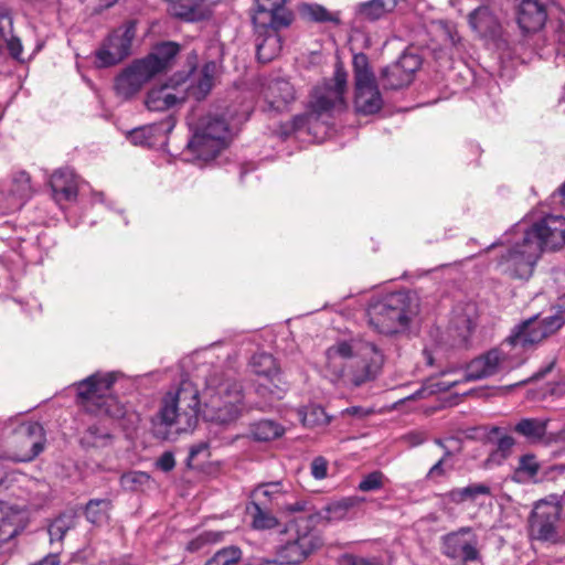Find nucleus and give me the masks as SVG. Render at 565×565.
Segmentation results:
<instances>
[{"label": "nucleus", "mask_w": 565, "mask_h": 565, "mask_svg": "<svg viewBox=\"0 0 565 565\" xmlns=\"http://www.w3.org/2000/svg\"><path fill=\"white\" fill-rule=\"evenodd\" d=\"M265 98L270 108L282 110L295 99V88L288 81L276 79L267 86Z\"/></svg>", "instance_id": "obj_28"}, {"label": "nucleus", "mask_w": 565, "mask_h": 565, "mask_svg": "<svg viewBox=\"0 0 565 565\" xmlns=\"http://www.w3.org/2000/svg\"><path fill=\"white\" fill-rule=\"evenodd\" d=\"M85 438L87 439V443L95 446L99 443V440L109 438V435L107 433H100L96 426H90L86 430Z\"/></svg>", "instance_id": "obj_53"}, {"label": "nucleus", "mask_w": 565, "mask_h": 565, "mask_svg": "<svg viewBox=\"0 0 565 565\" xmlns=\"http://www.w3.org/2000/svg\"><path fill=\"white\" fill-rule=\"evenodd\" d=\"M365 501L362 497H345L340 500L331 501L321 508L318 518L327 522H338L347 519L354 508Z\"/></svg>", "instance_id": "obj_27"}, {"label": "nucleus", "mask_w": 565, "mask_h": 565, "mask_svg": "<svg viewBox=\"0 0 565 565\" xmlns=\"http://www.w3.org/2000/svg\"><path fill=\"white\" fill-rule=\"evenodd\" d=\"M70 521L64 518H57L49 526V535L51 542L62 541L66 532L70 530Z\"/></svg>", "instance_id": "obj_47"}, {"label": "nucleus", "mask_w": 565, "mask_h": 565, "mask_svg": "<svg viewBox=\"0 0 565 565\" xmlns=\"http://www.w3.org/2000/svg\"><path fill=\"white\" fill-rule=\"evenodd\" d=\"M280 28L264 26L255 28L256 38V54L262 63L273 61L281 51V38L278 33Z\"/></svg>", "instance_id": "obj_24"}, {"label": "nucleus", "mask_w": 565, "mask_h": 565, "mask_svg": "<svg viewBox=\"0 0 565 565\" xmlns=\"http://www.w3.org/2000/svg\"><path fill=\"white\" fill-rule=\"evenodd\" d=\"M136 36V23L126 22L115 29L95 51V63L98 67H110L124 61L131 53Z\"/></svg>", "instance_id": "obj_14"}, {"label": "nucleus", "mask_w": 565, "mask_h": 565, "mask_svg": "<svg viewBox=\"0 0 565 565\" xmlns=\"http://www.w3.org/2000/svg\"><path fill=\"white\" fill-rule=\"evenodd\" d=\"M19 511L4 502H0V544L8 542L18 534Z\"/></svg>", "instance_id": "obj_34"}, {"label": "nucleus", "mask_w": 565, "mask_h": 565, "mask_svg": "<svg viewBox=\"0 0 565 565\" xmlns=\"http://www.w3.org/2000/svg\"><path fill=\"white\" fill-rule=\"evenodd\" d=\"M151 481L150 475L143 471H129L120 477V484L128 491H142Z\"/></svg>", "instance_id": "obj_42"}, {"label": "nucleus", "mask_w": 565, "mask_h": 565, "mask_svg": "<svg viewBox=\"0 0 565 565\" xmlns=\"http://www.w3.org/2000/svg\"><path fill=\"white\" fill-rule=\"evenodd\" d=\"M435 443H436V445H438L439 447L444 448V449H445V451H446V450H449V449L446 447V445L444 444V441H443V440H440V439H436V440H435Z\"/></svg>", "instance_id": "obj_64"}, {"label": "nucleus", "mask_w": 565, "mask_h": 565, "mask_svg": "<svg viewBox=\"0 0 565 565\" xmlns=\"http://www.w3.org/2000/svg\"><path fill=\"white\" fill-rule=\"evenodd\" d=\"M53 199L57 204L74 201L77 198L78 185L76 175L68 168L56 170L50 179Z\"/></svg>", "instance_id": "obj_23"}, {"label": "nucleus", "mask_w": 565, "mask_h": 565, "mask_svg": "<svg viewBox=\"0 0 565 565\" xmlns=\"http://www.w3.org/2000/svg\"><path fill=\"white\" fill-rule=\"evenodd\" d=\"M100 565H131V563L129 556H120L117 558L103 562Z\"/></svg>", "instance_id": "obj_56"}, {"label": "nucleus", "mask_w": 565, "mask_h": 565, "mask_svg": "<svg viewBox=\"0 0 565 565\" xmlns=\"http://www.w3.org/2000/svg\"><path fill=\"white\" fill-rule=\"evenodd\" d=\"M440 546L444 556L460 565L479 563L482 559L479 537L470 526H461L443 535Z\"/></svg>", "instance_id": "obj_13"}, {"label": "nucleus", "mask_w": 565, "mask_h": 565, "mask_svg": "<svg viewBox=\"0 0 565 565\" xmlns=\"http://www.w3.org/2000/svg\"><path fill=\"white\" fill-rule=\"evenodd\" d=\"M167 128H163V124H151L131 130L129 139L134 145L153 147L166 136V131H170L173 128V124L170 121L166 122Z\"/></svg>", "instance_id": "obj_30"}, {"label": "nucleus", "mask_w": 565, "mask_h": 565, "mask_svg": "<svg viewBox=\"0 0 565 565\" xmlns=\"http://www.w3.org/2000/svg\"><path fill=\"white\" fill-rule=\"evenodd\" d=\"M0 38L13 58H20L23 46L21 40L14 34L13 18L9 10L0 8Z\"/></svg>", "instance_id": "obj_32"}, {"label": "nucleus", "mask_w": 565, "mask_h": 565, "mask_svg": "<svg viewBox=\"0 0 565 565\" xmlns=\"http://www.w3.org/2000/svg\"><path fill=\"white\" fill-rule=\"evenodd\" d=\"M328 462L323 457H317L311 462V475L317 480H322L327 477Z\"/></svg>", "instance_id": "obj_50"}, {"label": "nucleus", "mask_w": 565, "mask_h": 565, "mask_svg": "<svg viewBox=\"0 0 565 565\" xmlns=\"http://www.w3.org/2000/svg\"><path fill=\"white\" fill-rule=\"evenodd\" d=\"M203 407L200 408V393L189 380H182L174 392H168L159 411V419L174 433L192 431L199 414L212 424L230 426L242 416L245 408L244 392L239 382L211 379L203 392Z\"/></svg>", "instance_id": "obj_1"}, {"label": "nucleus", "mask_w": 565, "mask_h": 565, "mask_svg": "<svg viewBox=\"0 0 565 565\" xmlns=\"http://www.w3.org/2000/svg\"><path fill=\"white\" fill-rule=\"evenodd\" d=\"M288 0H255L253 23L255 28H286L292 21V14L287 9Z\"/></svg>", "instance_id": "obj_18"}, {"label": "nucleus", "mask_w": 565, "mask_h": 565, "mask_svg": "<svg viewBox=\"0 0 565 565\" xmlns=\"http://www.w3.org/2000/svg\"><path fill=\"white\" fill-rule=\"evenodd\" d=\"M354 106L356 111L363 115H372L381 110L383 99L375 78L355 83Z\"/></svg>", "instance_id": "obj_22"}, {"label": "nucleus", "mask_w": 565, "mask_h": 565, "mask_svg": "<svg viewBox=\"0 0 565 565\" xmlns=\"http://www.w3.org/2000/svg\"><path fill=\"white\" fill-rule=\"evenodd\" d=\"M385 476L381 471H373L362 478L358 489L363 492L376 491L383 488Z\"/></svg>", "instance_id": "obj_46"}, {"label": "nucleus", "mask_w": 565, "mask_h": 565, "mask_svg": "<svg viewBox=\"0 0 565 565\" xmlns=\"http://www.w3.org/2000/svg\"><path fill=\"white\" fill-rule=\"evenodd\" d=\"M514 232L520 237L500 257L498 266L513 278L526 279L545 249L554 250L565 243V217L548 214L529 227L518 225Z\"/></svg>", "instance_id": "obj_2"}, {"label": "nucleus", "mask_w": 565, "mask_h": 565, "mask_svg": "<svg viewBox=\"0 0 565 565\" xmlns=\"http://www.w3.org/2000/svg\"><path fill=\"white\" fill-rule=\"evenodd\" d=\"M523 363L520 352L512 353L504 342L495 349L470 361L463 375L456 380H445L431 383L435 391L446 392L461 382L479 381L502 371H510Z\"/></svg>", "instance_id": "obj_7"}, {"label": "nucleus", "mask_w": 565, "mask_h": 565, "mask_svg": "<svg viewBox=\"0 0 565 565\" xmlns=\"http://www.w3.org/2000/svg\"><path fill=\"white\" fill-rule=\"evenodd\" d=\"M324 355L332 381L355 387L375 380L384 365L383 352L371 342L340 341L328 348Z\"/></svg>", "instance_id": "obj_3"}, {"label": "nucleus", "mask_w": 565, "mask_h": 565, "mask_svg": "<svg viewBox=\"0 0 565 565\" xmlns=\"http://www.w3.org/2000/svg\"><path fill=\"white\" fill-rule=\"evenodd\" d=\"M347 82V72L341 65H337L333 77L313 88L309 111L294 118V128L296 130L307 129L308 134L315 137H318L319 130L326 134L327 122H320V119L331 109L341 108L344 105Z\"/></svg>", "instance_id": "obj_5"}, {"label": "nucleus", "mask_w": 565, "mask_h": 565, "mask_svg": "<svg viewBox=\"0 0 565 565\" xmlns=\"http://www.w3.org/2000/svg\"><path fill=\"white\" fill-rule=\"evenodd\" d=\"M207 449V446L206 444H199L196 446H193L191 449H190V458H194L196 457L201 451H204Z\"/></svg>", "instance_id": "obj_59"}, {"label": "nucleus", "mask_w": 565, "mask_h": 565, "mask_svg": "<svg viewBox=\"0 0 565 565\" xmlns=\"http://www.w3.org/2000/svg\"><path fill=\"white\" fill-rule=\"evenodd\" d=\"M353 72L355 83L374 79V74L369 65V58L365 54L359 53L353 56Z\"/></svg>", "instance_id": "obj_44"}, {"label": "nucleus", "mask_w": 565, "mask_h": 565, "mask_svg": "<svg viewBox=\"0 0 565 565\" xmlns=\"http://www.w3.org/2000/svg\"><path fill=\"white\" fill-rule=\"evenodd\" d=\"M388 71H390V66H387L386 68L383 70V77L385 79V85L388 88H391V82L399 79L401 75H392L388 73Z\"/></svg>", "instance_id": "obj_57"}, {"label": "nucleus", "mask_w": 565, "mask_h": 565, "mask_svg": "<svg viewBox=\"0 0 565 565\" xmlns=\"http://www.w3.org/2000/svg\"><path fill=\"white\" fill-rule=\"evenodd\" d=\"M451 456L450 450H446L444 456L429 469L426 475L427 479H433L435 477H444L446 475V469L444 468V463L448 457Z\"/></svg>", "instance_id": "obj_52"}, {"label": "nucleus", "mask_w": 565, "mask_h": 565, "mask_svg": "<svg viewBox=\"0 0 565 565\" xmlns=\"http://www.w3.org/2000/svg\"><path fill=\"white\" fill-rule=\"evenodd\" d=\"M252 437L258 441H269L280 437L284 428L278 423L270 419H262L252 425Z\"/></svg>", "instance_id": "obj_39"}, {"label": "nucleus", "mask_w": 565, "mask_h": 565, "mask_svg": "<svg viewBox=\"0 0 565 565\" xmlns=\"http://www.w3.org/2000/svg\"><path fill=\"white\" fill-rule=\"evenodd\" d=\"M515 20L523 34L536 33L544 28L547 11L539 0H516Z\"/></svg>", "instance_id": "obj_21"}, {"label": "nucleus", "mask_w": 565, "mask_h": 565, "mask_svg": "<svg viewBox=\"0 0 565 565\" xmlns=\"http://www.w3.org/2000/svg\"><path fill=\"white\" fill-rule=\"evenodd\" d=\"M215 68V63L209 62L200 71L192 67L186 75L175 74L178 81L185 79L180 89L184 90L186 98L202 100L209 95L213 87Z\"/></svg>", "instance_id": "obj_20"}, {"label": "nucleus", "mask_w": 565, "mask_h": 565, "mask_svg": "<svg viewBox=\"0 0 565 565\" xmlns=\"http://www.w3.org/2000/svg\"><path fill=\"white\" fill-rule=\"evenodd\" d=\"M34 565H60V563L55 556H52V557H45L43 561H41Z\"/></svg>", "instance_id": "obj_61"}, {"label": "nucleus", "mask_w": 565, "mask_h": 565, "mask_svg": "<svg viewBox=\"0 0 565 565\" xmlns=\"http://www.w3.org/2000/svg\"><path fill=\"white\" fill-rule=\"evenodd\" d=\"M30 178L20 172L9 184H0V214L19 211L31 196Z\"/></svg>", "instance_id": "obj_19"}, {"label": "nucleus", "mask_w": 565, "mask_h": 565, "mask_svg": "<svg viewBox=\"0 0 565 565\" xmlns=\"http://www.w3.org/2000/svg\"><path fill=\"white\" fill-rule=\"evenodd\" d=\"M110 509L109 499H92L86 504L85 515L90 523L100 525L107 522Z\"/></svg>", "instance_id": "obj_40"}, {"label": "nucleus", "mask_w": 565, "mask_h": 565, "mask_svg": "<svg viewBox=\"0 0 565 565\" xmlns=\"http://www.w3.org/2000/svg\"><path fill=\"white\" fill-rule=\"evenodd\" d=\"M320 545L321 540L315 530L308 526L299 529L294 539L278 546L273 563L278 565L299 564Z\"/></svg>", "instance_id": "obj_15"}, {"label": "nucleus", "mask_w": 565, "mask_h": 565, "mask_svg": "<svg viewBox=\"0 0 565 565\" xmlns=\"http://www.w3.org/2000/svg\"><path fill=\"white\" fill-rule=\"evenodd\" d=\"M562 511V497L557 494H550L535 502L527 521L530 540L555 542Z\"/></svg>", "instance_id": "obj_11"}, {"label": "nucleus", "mask_w": 565, "mask_h": 565, "mask_svg": "<svg viewBox=\"0 0 565 565\" xmlns=\"http://www.w3.org/2000/svg\"><path fill=\"white\" fill-rule=\"evenodd\" d=\"M13 434L21 451L18 457L19 461H31L44 450L46 438L40 423H21L14 428Z\"/></svg>", "instance_id": "obj_16"}, {"label": "nucleus", "mask_w": 565, "mask_h": 565, "mask_svg": "<svg viewBox=\"0 0 565 565\" xmlns=\"http://www.w3.org/2000/svg\"><path fill=\"white\" fill-rule=\"evenodd\" d=\"M342 414L350 415V416L363 417V416H366L367 414H370V412L364 411L360 406H351V407H348L344 411H342Z\"/></svg>", "instance_id": "obj_55"}, {"label": "nucleus", "mask_w": 565, "mask_h": 565, "mask_svg": "<svg viewBox=\"0 0 565 565\" xmlns=\"http://www.w3.org/2000/svg\"><path fill=\"white\" fill-rule=\"evenodd\" d=\"M514 445L513 437L509 435L500 437L497 441V449L490 455L489 460L498 465L502 463L511 455Z\"/></svg>", "instance_id": "obj_45"}, {"label": "nucleus", "mask_w": 565, "mask_h": 565, "mask_svg": "<svg viewBox=\"0 0 565 565\" xmlns=\"http://www.w3.org/2000/svg\"><path fill=\"white\" fill-rule=\"evenodd\" d=\"M418 305L408 292H394L372 300L366 309L369 326L381 334H394L405 330Z\"/></svg>", "instance_id": "obj_6"}, {"label": "nucleus", "mask_w": 565, "mask_h": 565, "mask_svg": "<svg viewBox=\"0 0 565 565\" xmlns=\"http://www.w3.org/2000/svg\"><path fill=\"white\" fill-rule=\"evenodd\" d=\"M171 15L185 20L195 21L200 13L199 8L204 0H164Z\"/></svg>", "instance_id": "obj_37"}, {"label": "nucleus", "mask_w": 565, "mask_h": 565, "mask_svg": "<svg viewBox=\"0 0 565 565\" xmlns=\"http://www.w3.org/2000/svg\"><path fill=\"white\" fill-rule=\"evenodd\" d=\"M340 565H373L371 562L355 557L353 555H344L340 558Z\"/></svg>", "instance_id": "obj_54"}, {"label": "nucleus", "mask_w": 565, "mask_h": 565, "mask_svg": "<svg viewBox=\"0 0 565 565\" xmlns=\"http://www.w3.org/2000/svg\"><path fill=\"white\" fill-rule=\"evenodd\" d=\"M185 83V79H177L173 75L164 84L151 88L146 97V107L151 111H164L174 105L182 103L186 99V94L181 86Z\"/></svg>", "instance_id": "obj_17"}, {"label": "nucleus", "mask_w": 565, "mask_h": 565, "mask_svg": "<svg viewBox=\"0 0 565 565\" xmlns=\"http://www.w3.org/2000/svg\"><path fill=\"white\" fill-rule=\"evenodd\" d=\"M115 383L113 374H93L77 384V399L81 406L96 416L121 418L125 406L110 394Z\"/></svg>", "instance_id": "obj_8"}, {"label": "nucleus", "mask_w": 565, "mask_h": 565, "mask_svg": "<svg viewBox=\"0 0 565 565\" xmlns=\"http://www.w3.org/2000/svg\"><path fill=\"white\" fill-rule=\"evenodd\" d=\"M298 416L307 428H323L331 422L324 408L317 404H310L298 409Z\"/></svg>", "instance_id": "obj_35"}, {"label": "nucleus", "mask_w": 565, "mask_h": 565, "mask_svg": "<svg viewBox=\"0 0 565 565\" xmlns=\"http://www.w3.org/2000/svg\"><path fill=\"white\" fill-rule=\"evenodd\" d=\"M156 467L163 472H169L175 467L174 455L171 451L163 452L156 461Z\"/></svg>", "instance_id": "obj_51"}, {"label": "nucleus", "mask_w": 565, "mask_h": 565, "mask_svg": "<svg viewBox=\"0 0 565 565\" xmlns=\"http://www.w3.org/2000/svg\"><path fill=\"white\" fill-rule=\"evenodd\" d=\"M231 141V130L223 118L207 116L193 129L189 151L200 160L214 159Z\"/></svg>", "instance_id": "obj_10"}, {"label": "nucleus", "mask_w": 565, "mask_h": 565, "mask_svg": "<svg viewBox=\"0 0 565 565\" xmlns=\"http://www.w3.org/2000/svg\"><path fill=\"white\" fill-rule=\"evenodd\" d=\"M247 512L252 515V526L255 530H270L278 525L277 518L262 509L257 502L247 505Z\"/></svg>", "instance_id": "obj_41"}, {"label": "nucleus", "mask_w": 565, "mask_h": 565, "mask_svg": "<svg viewBox=\"0 0 565 565\" xmlns=\"http://www.w3.org/2000/svg\"><path fill=\"white\" fill-rule=\"evenodd\" d=\"M471 28L481 35L494 32L497 20L487 7H479L469 14Z\"/></svg>", "instance_id": "obj_38"}, {"label": "nucleus", "mask_w": 565, "mask_h": 565, "mask_svg": "<svg viewBox=\"0 0 565 565\" xmlns=\"http://www.w3.org/2000/svg\"><path fill=\"white\" fill-rule=\"evenodd\" d=\"M303 509H305V502H300V501L296 502L295 504L286 507V510L289 512H299V511H302Z\"/></svg>", "instance_id": "obj_60"}, {"label": "nucleus", "mask_w": 565, "mask_h": 565, "mask_svg": "<svg viewBox=\"0 0 565 565\" xmlns=\"http://www.w3.org/2000/svg\"><path fill=\"white\" fill-rule=\"evenodd\" d=\"M407 439L409 440L412 446H418L424 443L425 438L419 434H409L407 435Z\"/></svg>", "instance_id": "obj_58"}, {"label": "nucleus", "mask_w": 565, "mask_h": 565, "mask_svg": "<svg viewBox=\"0 0 565 565\" xmlns=\"http://www.w3.org/2000/svg\"><path fill=\"white\" fill-rule=\"evenodd\" d=\"M406 0H366L358 3L356 14L364 21L376 22L395 12Z\"/></svg>", "instance_id": "obj_25"}, {"label": "nucleus", "mask_w": 565, "mask_h": 565, "mask_svg": "<svg viewBox=\"0 0 565 565\" xmlns=\"http://www.w3.org/2000/svg\"><path fill=\"white\" fill-rule=\"evenodd\" d=\"M424 355H425V359H426V363L428 365H433L434 360H433L431 353L428 350H424Z\"/></svg>", "instance_id": "obj_62"}, {"label": "nucleus", "mask_w": 565, "mask_h": 565, "mask_svg": "<svg viewBox=\"0 0 565 565\" xmlns=\"http://www.w3.org/2000/svg\"><path fill=\"white\" fill-rule=\"evenodd\" d=\"M557 192L559 195L565 196V182L558 186Z\"/></svg>", "instance_id": "obj_63"}, {"label": "nucleus", "mask_w": 565, "mask_h": 565, "mask_svg": "<svg viewBox=\"0 0 565 565\" xmlns=\"http://www.w3.org/2000/svg\"><path fill=\"white\" fill-rule=\"evenodd\" d=\"M281 493H282L281 482H268L265 484H260L253 492L254 495H256V497L263 495L270 501L276 499Z\"/></svg>", "instance_id": "obj_48"}, {"label": "nucleus", "mask_w": 565, "mask_h": 565, "mask_svg": "<svg viewBox=\"0 0 565 565\" xmlns=\"http://www.w3.org/2000/svg\"><path fill=\"white\" fill-rule=\"evenodd\" d=\"M249 364L254 374L259 377L257 394L270 399H281L288 391V384L276 359L269 353L260 352L252 356Z\"/></svg>", "instance_id": "obj_12"}, {"label": "nucleus", "mask_w": 565, "mask_h": 565, "mask_svg": "<svg viewBox=\"0 0 565 565\" xmlns=\"http://www.w3.org/2000/svg\"><path fill=\"white\" fill-rule=\"evenodd\" d=\"M550 418L546 417H525L520 419L514 431L531 443H540L544 439Z\"/></svg>", "instance_id": "obj_31"}, {"label": "nucleus", "mask_w": 565, "mask_h": 565, "mask_svg": "<svg viewBox=\"0 0 565 565\" xmlns=\"http://www.w3.org/2000/svg\"><path fill=\"white\" fill-rule=\"evenodd\" d=\"M180 51L175 42H162L151 53L128 64L115 78L114 89L121 99H130L157 74L168 70Z\"/></svg>", "instance_id": "obj_4"}, {"label": "nucleus", "mask_w": 565, "mask_h": 565, "mask_svg": "<svg viewBox=\"0 0 565 565\" xmlns=\"http://www.w3.org/2000/svg\"><path fill=\"white\" fill-rule=\"evenodd\" d=\"M420 61L415 54H403L395 63L390 65L388 73L401 75L397 81L391 82V89H398L412 82L413 74L419 68Z\"/></svg>", "instance_id": "obj_29"}, {"label": "nucleus", "mask_w": 565, "mask_h": 565, "mask_svg": "<svg viewBox=\"0 0 565 565\" xmlns=\"http://www.w3.org/2000/svg\"><path fill=\"white\" fill-rule=\"evenodd\" d=\"M491 487L487 483H470L462 488H454L440 494L444 504L460 505L476 502L479 497H490Z\"/></svg>", "instance_id": "obj_26"}, {"label": "nucleus", "mask_w": 565, "mask_h": 565, "mask_svg": "<svg viewBox=\"0 0 565 565\" xmlns=\"http://www.w3.org/2000/svg\"><path fill=\"white\" fill-rule=\"evenodd\" d=\"M242 558V550L231 545L218 550L204 565H234Z\"/></svg>", "instance_id": "obj_43"}, {"label": "nucleus", "mask_w": 565, "mask_h": 565, "mask_svg": "<svg viewBox=\"0 0 565 565\" xmlns=\"http://www.w3.org/2000/svg\"><path fill=\"white\" fill-rule=\"evenodd\" d=\"M223 539V533L221 532H214V531H206L202 533L196 540L192 541L188 545V550L191 552H194L199 550L203 544L206 543H216L220 542Z\"/></svg>", "instance_id": "obj_49"}, {"label": "nucleus", "mask_w": 565, "mask_h": 565, "mask_svg": "<svg viewBox=\"0 0 565 565\" xmlns=\"http://www.w3.org/2000/svg\"><path fill=\"white\" fill-rule=\"evenodd\" d=\"M300 14L308 21L316 23H333L340 24L341 19L339 12L329 11L320 3H305L300 7Z\"/></svg>", "instance_id": "obj_36"}, {"label": "nucleus", "mask_w": 565, "mask_h": 565, "mask_svg": "<svg viewBox=\"0 0 565 565\" xmlns=\"http://www.w3.org/2000/svg\"><path fill=\"white\" fill-rule=\"evenodd\" d=\"M541 465L533 454H525L519 458L518 466L514 468L511 479L516 483H526L533 481L539 471Z\"/></svg>", "instance_id": "obj_33"}, {"label": "nucleus", "mask_w": 565, "mask_h": 565, "mask_svg": "<svg viewBox=\"0 0 565 565\" xmlns=\"http://www.w3.org/2000/svg\"><path fill=\"white\" fill-rule=\"evenodd\" d=\"M564 321L562 312L546 318L533 316L514 326L504 344L510 352H520L524 360L525 351L534 349L545 338L561 329Z\"/></svg>", "instance_id": "obj_9"}]
</instances>
